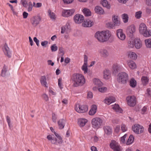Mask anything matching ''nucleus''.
I'll return each mask as SVG.
<instances>
[{
    "label": "nucleus",
    "instance_id": "nucleus-15",
    "mask_svg": "<svg viewBox=\"0 0 151 151\" xmlns=\"http://www.w3.org/2000/svg\"><path fill=\"white\" fill-rule=\"evenodd\" d=\"M75 11V10L73 9L64 10L62 12V15L63 17H68L72 15L74 13Z\"/></svg>",
    "mask_w": 151,
    "mask_h": 151
},
{
    "label": "nucleus",
    "instance_id": "nucleus-46",
    "mask_svg": "<svg viewBox=\"0 0 151 151\" xmlns=\"http://www.w3.org/2000/svg\"><path fill=\"white\" fill-rule=\"evenodd\" d=\"M98 90L101 93H104L106 92L107 90V88L105 87H98Z\"/></svg>",
    "mask_w": 151,
    "mask_h": 151
},
{
    "label": "nucleus",
    "instance_id": "nucleus-7",
    "mask_svg": "<svg viewBox=\"0 0 151 151\" xmlns=\"http://www.w3.org/2000/svg\"><path fill=\"white\" fill-rule=\"evenodd\" d=\"M133 131L137 134H139L142 133L144 131V128L142 126L136 124L132 127Z\"/></svg>",
    "mask_w": 151,
    "mask_h": 151
},
{
    "label": "nucleus",
    "instance_id": "nucleus-31",
    "mask_svg": "<svg viewBox=\"0 0 151 151\" xmlns=\"http://www.w3.org/2000/svg\"><path fill=\"white\" fill-rule=\"evenodd\" d=\"M105 133L107 135L111 134L112 133V130L111 128L108 126H105L103 128Z\"/></svg>",
    "mask_w": 151,
    "mask_h": 151
},
{
    "label": "nucleus",
    "instance_id": "nucleus-21",
    "mask_svg": "<svg viewBox=\"0 0 151 151\" xmlns=\"http://www.w3.org/2000/svg\"><path fill=\"white\" fill-rule=\"evenodd\" d=\"M105 103L108 105H109L111 103L115 101L114 97L113 96H110L108 98H106L105 99Z\"/></svg>",
    "mask_w": 151,
    "mask_h": 151
},
{
    "label": "nucleus",
    "instance_id": "nucleus-55",
    "mask_svg": "<svg viewBox=\"0 0 151 151\" xmlns=\"http://www.w3.org/2000/svg\"><path fill=\"white\" fill-rule=\"evenodd\" d=\"M56 119L57 117H56V115L54 113H53L52 114V119L53 122H56Z\"/></svg>",
    "mask_w": 151,
    "mask_h": 151
},
{
    "label": "nucleus",
    "instance_id": "nucleus-24",
    "mask_svg": "<svg viewBox=\"0 0 151 151\" xmlns=\"http://www.w3.org/2000/svg\"><path fill=\"white\" fill-rule=\"evenodd\" d=\"M47 138L49 141H50V142L52 144L57 146L56 138H53L52 136L50 135H48L47 136Z\"/></svg>",
    "mask_w": 151,
    "mask_h": 151
},
{
    "label": "nucleus",
    "instance_id": "nucleus-35",
    "mask_svg": "<svg viewBox=\"0 0 151 151\" xmlns=\"http://www.w3.org/2000/svg\"><path fill=\"white\" fill-rule=\"evenodd\" d=\"M101 3L104 7H106L108 9L110 8V6L108 4V1L106 0H103L101 1Z\"/></svg>",
    "mask_w": 151,
    "mask_h": 151
},
{
    "label": "nucleus",
    "instance_id": "nucleus-33",
    "mask_svg": "<svg viewBox=\"0 0 151 151\" xmlns=\"http://www.w3.org/2000/svg\"><path fill=\"white\" fill-rule=\"evenodd\" d=\"M117 16H116L115 15H113L112 17V20L114 24L116 26H119L120 24V21L118 19Z\"/></svg>",
    "mask_w": 151,
    "mask_h": 151
},
{
    "label": "nucleus",
    "instance_id": "nucleus-36",
    "mask_svg": "<svg viewBox=\"0 0 151 151\" xmlns=\"http://www.w3.org/2000/svg\"><path fill=\"white\" fill-rule=\"evenodd\" d=\"M93 83L96 86H99L98 87H100L102 85V83L98 79H95L93 80Z\"/></svg>",
    "mask_w": 151,
    "mask_h": 151
},
{
    "label": "nucleus",
    "instance_id": "nucleus-61",
    "mask_svg": "<svg viewBox=\"0 0 151 151\" xmlns=\"http://www.w3.org/2000/svg\"><path fill=\"white\" fill-rule=\"evenodd\" d=\"M146 12L148 14H150L151 12V9L149 7H147L146 8Z\"/></svg>",
    "mask_w": 151,
    "mask_h": 151
},
{
    "label": "nucleus",
    "instance_id": "nucleus-22",
    "mask_svg": "<svg viewBox=\"0 0 151 151\" xmlns=\"http://www.w3.org/2000/svg\"><path fill=\"white\" fill-rule=\"evenodd\" d=\"M127 64L129 67L132 69H134L137 68V65L133 61L129 60L127 61Z\"/></svg>",
    "mask_w": 151,
    "mask_h": 151
},
{
    "label": "nucleus",
    "instance_id": "nucleus-50",
    "mask_svg": "<svg viewBox=\"0 0 151 151\" xmlns=\"http://www.w3.org/2000/svg\"><path fill=\"white\" fill-rule=\"evenodd\" d=\"M142 12L141 11H138L136 13L135 17L137 19L140 18L141 17Z\"/></svg>",
    "mask_w": 151,
    "mask_h": 151
},
{
    "label": "nucleus",
    "instance_id": "nucleus-9",
    "mask_svg": "<svg viewBox=\"0 0 151 151\" xmlns=\"http://www.w3.org/2000/svg\"><path fill=\"white\" fill-rule=\"evenodd\" d=\"M110 147L114 151H121L120 146L118 143L114 140L111 141L110 144Z\"/></svg>",
    "mask_w": 151,
    "mask_h": 151
},
{
    "label": "nucleus",
    "instance_id": "nucleus-48",
    "mask_svg": "<svg viewBox=\"0 0 151 151\" xmlns=\"http://www.w3.org/2000/svg\"><path fill=\"white\" fill-rule=\"evenodd\" d=\"M28 5L27 10L28 12H30L32 10L33 7L32 2H29L28 3Z\"/></svg>",
    "mask_w": 151,
    "mask_h": 151
},
{
    "label": "nucleus",
    "instance_id": "nucleus-56",
    "mask_svg": "<svg viewBox=\"0 0 151 151\" xmlns=\"http://www.w3.org/2000/svg\"><path fill=\"white\" fill-rule=\"evenodd\" d=\"M34 41V42L36 43L37 45L39 46V40L37 39L36 37H35L33 39Z\"/></svg>",
    "mask_w": 151,
    "mask_h": 151
},
{
    "label": "nucleus",
    "instance_id": "nucleus-57",
    "mask_svg": "<svg viewBox=\"0 0 151 151\" xmlns=\"http://www.w3.org/2000/svg\"><path fill=\"white\" fill-rule=\"evenodd\" d=\"M62 80V79L61 78H60L58 79V85L61 89L63 88V87H61Z\"/></svg>",
    "mask_w": 151,
    "mask_h": 151
},
{
    "label": "nucleus",
    "instance_id": "nucleus-18",
    "mask_svg": "<svg viewBox=\"0 0 151 151\" xmlns=\"http://www.w3.org/2000/svg\"><path fill=\"white\" fill-rule=\"evenodd\" d=\"M70 30V27L68 24H67L65 25L61 28V33L62 34L64 33H68L69 32Z\"/></svg>",
    "mask_w": 151,
    "mask_h": 151
},
{
    "label": "nucleus",
    "instance_id": "nucleus-5",
    "mask_svg": "<svg viewBox=\"0 0 151 151\" xmlns=\"http://www.w3.org/2000/svg\"><path fill=\"white\" fill-rule=\"evenodd\" d=\"M102 123V120L99 117L94 118L91 121L92 127L96 129L99 128L101 125Z\"/></svg>",
    "mask_w": 151,
    "mask_h": 151
},
{
    "label": "nucleus",
    "instance_id": "nucleus-39",
    "mask_svg": "<svg viewBox=\"0 0 151 151\" xmlns=\"http://www.w3.org/2000/svg\"><path fill=\"white\" fill-rule=\"evenodd\" d=\"M122 18L123 22L124 23H126L128 22L129 19L128 15L126 14H124L122 15Z\"/></svg>",
    "mask_w": 151,
    "mask_h": 151
},
{
    "label": "nucleus",
    "instance_id": "nucleus-23",
    "mask_svg": "<svg viewBox=\"0 0 151 151\" xmlns=\"http://www.w3.org/2000/svg\"><path fill=\"white\" fill-rule=\"evenodd\" d=\"M4 51L5 54L9 58H10V52L7 44L6 43L4 46Z\"/></svg>",
    "mask_w": 151,
    "mask_h": 151
},
{
    "label": "nucleus",
    "instance_id": "nucleus-25",
    "mask_svg": "<svg viewBox=\"0 0 151 151\" xmlns=\"http://www.w3.org/2000/svg\"><path fill=\"white\" fill-rule=\"evenodd\" d=\"M55 134L57 138L56 142L57 146H59L62 144L63 142V140L62 137L56 132H55Z\"/></svg>",
    "mask_w": 151,
    "mask_h": 151
},
{
    "label": "nucleus",
    "instance_id": "nucleus-27",
    "mask_svg": "<svg viewBox=\"0 0 151 151\" xmlns=\"http://www.w3.org/2000/svg\"><path fill=\"white\" fill-rule=\"evenodd\" d=\"M97 110V106L95 105H93L91 106V109L89 112L90 115H93L96 113Z\"/></svg>",
    "mask_w": 151,
    "mask_h": 151
},
{
    "label": "nucleus",
    "instance_id": "nucleus-3",
    "mask_svg": "<svg viewBox=\"0 0 151 151\" xmlns=\"http://www.w3.org/2000/svg\"><path fill=\"white\" fill-rule=\"evenodd\" d=\"M128 75L125 72L119 73L118 75L117 81L119 83L125 84L128 81Z\"/></svg>",
    "mask_w": 151,
    "mask_h": 151
},
{
    "label": "nucleus",
    "instance_id": "nucleus-62",
    "mask_svg": "<svg viewBox=\"0 0 151 151\" xmlns=\"http://www.w3.org/2000/svg\"><path fill=\"white\" fill-rule=\"evenodd\" d=\"M108 24L109 25V27L110 29L113 28L116 25L112 23H108Z\"/></svg>",
    "mask_w": 151,
    "mask_h": 151
},
{
    "label": "nucleus",
    "instance_id": "nucleus-2",
    "mask_svg": "<svg viewBox=\"0 0 151 151\" xmlns=\"http://www.w3.org/2000/svg\"><path fill=\"white\" fill-rule=\"evenodd\" d=\"M71 79L73 82V86L75 87L82 86L85 83L84 76L79 73L73 74L72 76Z\"/></svg>",
    "mask_w": 151,
    "mask_h": 151
},
{
    "label": "nucleus",
    "instance_id": "nucleus-41",
    "mask_svg": "<svg viewBox=\"0 0 151 151\" xmlns=\"http://www.w3.org/2000/svg\"><path fill=\"white\" fill-rule=\"evenodd\" d=\"M145 42L146 47L151 48V39L145 40Z\"/></svg>",
    "mask_w": 151,
    "mask_h": 151
},
{
    "label": "nucleus",
    "instance_id": "nucleus-37",
    "mask_svg": "<svg viewBox=\"0 0 151 151\" xmlns=\"http://www.w3.org/2000/svg\"><path fill=\"white\" fill-rule=\"evenodd\" d=\"M134 140V137L132 135H130L127 142V145H129L132 144Z\"/></svg>",
    "mask_w": 151,
    "mask_h": 151
},
{
    "label": "nucleus",
    "instance_id": "nucleus-13",
    "mask_svg": "<svg viewBox=\"0 0 151 151\" xmlns=\"http://www.w3.org/2000/svg\"><path fill=\"white\" fill-rule=\"evenodd\" d=\"M48 76H42L40 78V82L42 85L46 88L48 87L47 83L46 81V80L49 79Z\"/></svg>",
    "mask_w": 151,
    "mask_h": 151
},
{
    "label": "nucleus",
    "instance_id": "nucleus-53",
    "mask_svg": "<svg viewBox=\"0 0 151 151\" xmlns=\"http://www.w3.org/2000/svg\"><path fill=\"white\" fill-rule=\"evenodd\" d=\"M127 136V134H125L124 136L121 138V141L123 143L125 142V139Z\"/></svg>",
    "mask_w": 151,
    "mask_h": 151
},
{
    "label": "nucleus",
    "instance_id": "nucleus-44",
    "mask_svg": "<svg viewBox=\"0 0 151 151\" xmlns=\"http://www.w3.org/2000/svg\"><path fill=\"white\" fill-rule=\"evenodd\" d=\"M129 57L132 59H136L137 57V55L134 52H130L129 55Z\"/></svg>",
    "mask_w": 151,
    "mask_h": 151
},
{
    "label": "nucleus",
    "instance_id": "nucleus-40",
    "mask_svg": "<svg viewBox=\"0 0 151 151\" xmlns=\"http://www.w3.org/2000/svg\"><path fill=\"white\" fill-rule=\"evenodd\" d=\"M83 12L86 16H90L91 15V12L89 9L85 8L83 10Z\"/></svg>",
    "mask_w": 151,
    "mask_h": 151
},
{
    "label": "nucleus",
    "instance_id": "nucleus-19",
    "mask_svg": "<svg viewBox=\"0 0 151 151\" xmlns=\"http://www.w3.org/2000/svg\"><path fill=\"white\" fill-rule=\"evenodd\" d=\"M65 122L66 120L64 119H59L58 122L59 129H63Z\"/></svg>",
    "mask_w": 151,
    "mask_h": 151
},
{
    "label": "nucleus",
    "instance_id": "nucleus-8",
    "mask_svg": "<svg viewBox=\"0 0 151 151\" xmlns=\"http://www.w3.org/2000/svg\"><path fill=\"white\" fill-rule=\"evenodd\" d=\"M128 105L130 106H134L136 103V99L134 96H129L126 98Z\"/></svg>",
    "mask_w": 151,
    "mask_h": 151
},
{
    "label": "nucleus",
    "instance_id": "nucleus-49",
    "mask_svg": "<svg viewBox=\"0 0 151 151\" xmlns=\"http://www.w3.org/2000/svg\"><path fill=\"white\" fill-rule=\"evenodd\" d=\"M134 42L133 41H129L128 42V47L129 48H133L134 47Z\"/></svg>",
    "mask_w": 151,
    "mask_h": 151
},
{
    "label": "nucleus",
    "instance_id": "nucleus-43",
    "mask_svg": "<svg viewBox=\"0 0 151 151\" xmlns=\"http://www.w3.org/2000/svg\"><path fill=\"white\" fill-rule=\"evenodd\" d=\"M130 86L133 88H134L136 86V82L133 78H131L130 80Z\"/></svg>",
    "mask_w": 151,
    "mask_h": 151
},
{
    "label": "nucleus",
    "instance_id": "nucleus-59",
    "mask_svg": "<svg viewBox=\"0 0 151 151\" xmlns=\"http://www.w3.org/2000/svg\"><path fill=\"white\" fill-rule=\"evenodd\" d=\"M88 57L86 55H84V63L85 64H87Z\"/></svg>",
    "mask_w": 151,
    "mask_h": 151
},
{
    "label": "nucleus",
    "instance_id": "nucleus-10",
    "mask_svg": "<svg viewBox=\"0 0 151 151\" xmlns=\"http://www.w3.org/2000/svg\"><path fill=\"white\" fill-rule=\"evenodd\" d=\"M135 32V28L134 26L132 25L128 27L127 29V33L129 37H132L133 33Z\"/></svg>",
    "mask_w": 151,
    "mask_h": 151
},
{
    "label": "nucleus",
    "instance_id": "nucleus-17",
    "mask_svg": "<svg viewBox=\"0 0 151 151\" xmlns=\"http://www.w3.org/2000/svg\"><path fill=\"white\" fill-rule=\"evenodd\" d=\"M93 22L89 19L85 20L82 24V25L84 27H91L93 26Z\"/></svg>",
    "mask_w": 151,
    "mask_h": 151
},
{
    "label": "nucleus",
    "instance_id": "nucleus-11",
    "mask_svg": "<svg viewBox=\"0 0 151 151\" xmlns=\"http://www.w3.org/2000/svg\"><path fill=\"white\" fill-rule=\"evenodd\" d=\"M116 35L118 39L122 41L124 40L126 38L125 34L122 29H119L116 30Z\"/></svg>",
    "mask_w": 151,
    "mask_h": 151
},
{
    "label": "nucleus",
    "instance_id": "nucleus-60",
    "mask_svg": "<svg viewBox=\"0 0 151 151\" xmlns=\"http://www.w3.org/2000/svg\"><path fill=\"white\" fill-rule=\"evenodd\" d=\"M146 4L149 6H151V0H146Z\"/></svg>",
    "mask_w": 151,
    "mask_h": 151
},
{
    "label": "nucleus",
    "instance_id": "nucleus-64",
    "mask_svg": "<svg viewBox=\"0 0 151 151\" xmlns=\"http://www.w3.org/2000/svg\"><path fill=\"white\" fill-rule=\"evenodd\" d=\"M147 94L148 96H150L151 95V91L150 88H147Z\"/></svg>",
    "mask_w": 151,
    "mask_h": 151
},
{
    "label": "nucleus",
    "instance_id": "nucleus-30",
    "mask_svg": "<svg viewBox=\"0 0 151 151\" xmlns=\"http://www.w3.org/2000/svg\"><path fill=\"white\" fill-rule=\"evenodd\" d=\"M112 108L116 112L119 113L122 112V109L119 107V106L118 104H115L113 106Z\"/></svg>",
    "mask_w": 151,
    "mask_h": 151
},
{
    "label": "nucleus",
    "instance_id": "nucleus-28",
    "mask_svg": "<svg viewBox=\"0 0 151 151\" xmlns=\"http://www.w3.org/2000/svg\"><path fill=\"white\" fill-rule=\"evenodd\" d=\"M95 11L96 13L100 14H103L104 13V9L99 6H96Z\"/></svg>",
    "mask_w": 151,
    "mask_h": 151
},
{
    "label": "nucleus",
    "instance_id": "nucleus-34",
    "mask_svg": "<svg viewBox=\"0 0 151 151\" xmlns=\"http://www.w3.org/2000/svg\"><path fill=\"white\" fill-rule=\"evenodd\" d=\"M7 71V67L4 65L1 70V76L3 77H6Z\"/></svg>",
    "mask_w": 151,
    "mask_h": 151
},
{
    "label": "nucleus",
    "instance_id": "nucleus-16",
    "mask_svg": "<svg viewBox=\"0 0 151 151\" xmlns=\"http://www.w3.org/2000/svg\"><path fill=\"white\" fill-rule=\"evenodd\" d=\"M99 52L102 57L104 58H107L109 55V52L105 49H101L99 50Z\"/></svg>",
    "mask_w": 151,
    "mask_h": 151
},
{
    "label": "nucleus",
    "instance_id": "nucleus-54",
    "mask_svg": "<svg viewBox=\"0 0 151 151\" xmlns=\"http://www.w3.org/2000/svg\"><path fill=\"white\" fill-rule=\"evenodd\" d=\"M48 44V42L47 41H45L41 42V45L42 46L45 47Z\"/></svg>",
    "mask_w": 151,
    "mask_h": 151
},
{
    "label": "nucleus",
    "instance_id": "nucleus-45",
    "mask_svg": "<svg viewBox=\"0 0 151 151\" xmlns=\"http://www.w3.org/2000/svg\"><path fill=\"white\" fill-rule=\"evenodd\" d=\"M82 70L84 71V73H86L88 72L87 64H84L83 65L82 68Z\"/></svg>",
    "mask_w": 151,
    "mask_h": 151
},
{
    "label": "nucleus",
    "instance_id": "nucleus-42",
    "mask_svg": "<svg viewBox=\"0 0 151 151\" xmlns=\"http://www.w3.org/2000/svg\"><path fill=\"white\" fill-rule=\"evenodd\" d=\"M141 81L143 84L146 85L148 83L149 79L147 77L143 76L141 78Z\"/></svg>",
    "mask_w": 151,
    "mask_h": 151
},
{
    "label": "nucleus",
    "instance_id": "nucleus-4",
    "mask_svg": "<svg viewBox=\"0 0 151 151\" xmlns=\"http://www.w3.org/2000/svg\"><path fill=\"white\" fill-rule=\"evenodd\" d=\"M140 33L146 37H149L151 36V30H148L145 24L141 23L140 24L139 28Z\"/></svg>",
    "mask_w": 151,
    "mask_h": 151
},
{
    "label": "nucleus",
    "instance_id": "nucleus-51",
    "mask_svg": "<svg viewBox=\"0 0 151 151\" xmlns=\"http://www.w3.org/2000/svg\"><path fill=\"white\" fill-rule=\"evenodd\" d=\"M121 126L122 130L123 132H125L127 130V128L125 124H122Z\"/></svg>",
    "mask_w": 151,
    "mask_h": 151
},
{
    "label": "nucleus",
    "instance_id": "nucleus-1",
    "mask_svg": "<svg viewBox=\"0 0 151 151\" xmlns=\"http://www.w3.org/2000/svg\"><path fill=\"white\" fill-rule=\"evenodd\" d=\"M111 35V32L109 30H106L104 32H97L95 37L99 42H104L108 41Z\"/></svg>",
    "mask_w": 151,
    "mask_h": 151
},
{
    "label": "nucleus",
    "instance_id": "nucleus-12",
    "mask_svg": "<svg viewBox=\"0 0 151 151\" xmlns=\"http://www.w3.org/2000/svg\"><path fill=\"white\" fill-rule=\"evenodd\" d=\"M84 19V17L80 14H77L74 17V20L75 22L78 24L82 22Z\"/></svg>",
    "mask_w": 151,
    "mask_h": 151
},
{
    "label": "nucleus",
    "instance_id": "nucleus-6",
    "mask_svg": "<svg viewBox=\"0 0 151 151\" xmlns=\"http://www.w3.org/2000/svg\"><path fill=\"white\" fill-rule=\"evenodd\" d=\"M75 109L78 113H83L88 111V107L87 106L77 104L76 105Z\"/></svg>",
    "mask_w": 151,
    "mask_h": 151
},
{
    "label": "nucleus",
    "instance_id": "nucleus-14",
    "mask_svg": "<svg viewBox=\"0 0 151 151\" xmlns=\"http://www.w3.org/2000/svg\"><path fill=\"white\" fill-rule=\"evenodd\" d=\"M41 20V18L40 16H35L32 19V25L35 27L37 26L39 24Z\"/></svg>",
    "mask_w": 151,
    "mask_h": 151
},
{
    "label": "nucleus",
    "instance_id": "nucleus-63",
    "mask_svg": "<svg viewBox=\"0 0 151 151\" xmlns=\"http://www.w3.org/2000/svg\"><path fill=\"white\" fill-rule=\"evenodd\" d=\"M48 65H51L52 66H53L54 65V63L53 62H52V61L51 60H48L47 61Z\"/></svg>",
    "mask_w": 151,
    "mask_h": 151
},
{
    "label": "nucleus",
    "instance_id": "nucleus-29",
    "mask_svg": "<svg viewBox=\"0 0 151 151\" xmlns=\"http://www.w3.org/2000/svg\"><path fill=\"white\" fill-rule=\"evenodd\" d=\"M121 67L117 65H114L113 66V72L115 75L120 70Z\"/></svg>",
    "mask_w": 151,
    "mask_h": 151
},
{
    "label": "nucleus",
    "instance_id": "nucleus-58",
    "mask_svg": "<svg viewBox=\"0 0 151 151\" xmlns=\"http://www.w3.org/2000/svg\"><path fill=\"white\" fill-rule=\"evenodd\" d=\"M64 3L69 4L72 3L73 0H63Z\"/></svg>",
    "mask_w": 151,
    "mask_h": 151
},
{
    "label": "nucleus",
    "instance_id": "nucleus-32",
    "mask_svg": "<svg viewBox=\"0 0 151 151\" xmlns=\"http://www.w3.org/2000/svg\"><path fill=\"white\" fill-rule=\"evenodd\" d=\"M110 76V71L108 70H105L104 71V77L106 79H109Z\"/></svg>",
    "mask_w": 151,
    "mask_h": 151
},
{
    "label": "nucleus",
    "instance_id": "nucleus-52",
    "mask_svg": "<svg viewBox=\"0 0 151 151\" xmlns=\"http://www.w3.org/2000/svg\"><path fill=\"white\" fill-rule=\"evenodd\" d=\"M42 97L46 101H47L48 100V97L46 94L44 93L42 94Z\"/></svg>",
    "mask_w": 151,
    "mask_h": 151
},
{
    "label": "nucleus",
    "instance_id": "nucleus-26",
    "mask_svg": "<svg viewBox=\"0 0 151 151\" xmlns=\"http://www.w3.org/2000/svg\"><path fill=\"white\" fill-rule=\"evenodd\" d=\"M88 122V120L85 119H80L78 120V124L79 126L81 127H84Z\"/></svg>",
    "mask_w": 151,
    "mask_h": 151
},
{
    "label": "nucleus",
    "instance_id": "nucleus-47",
    "mask_svg": "<svg viewBox=\"0 0 151 151\" xmlns=\"http://www.w3.org/2000/svg\"><path fill=\"white\" fill-rule=\"evenodd\" d=\"M50 48L52 52H55L58 50V47L55 44H54L51 46Z\"/></svg>",
    "mask_w": 151,
    "mask_h": 151
},
{
    "label": "nucleus",
    "instance_id": "nucleus-20",
    "mask_svg": "<svg viewBox=\"0 0 151 151\" xmlns=\"http://www.w3.org/2000/svg\"><path fill=\"white\" fill-rule=\"evenodd\" d=\"M134 46L137 49H139L142 45V42L140 39L136 38L134 41Z\"/></svg>",
    "mask_w": 151,
    "mask_h": 151
},
{
    "label": "nucleus",
    "instance_id": "nucleus-38",
    "mask_svg": "<svg viewBox=\"0 0 151 151\" xmlns=\"http://www.w3.org/2000/svg\"><path fill=\"white\" fill-rule=\"evenodd\" d=\"M48 13L49 16L51 19L55 20L56 18L55 14L53 12H52L49 9L48 10Z\"/></svg>",
    "mask_w": 151,
    "mask_h": 151
}]
</instances>
